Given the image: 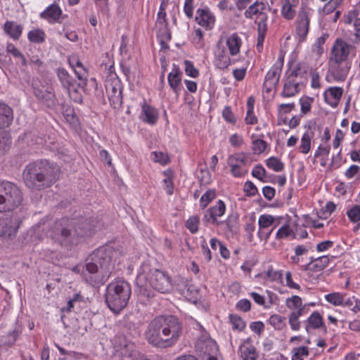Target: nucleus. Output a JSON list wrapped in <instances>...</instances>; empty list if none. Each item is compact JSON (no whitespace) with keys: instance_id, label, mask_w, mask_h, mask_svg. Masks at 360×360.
<instances>
[{"instance_id":"nucleus-1","label":"nucleus","mask_w":360,"mask_h":360,"mask_svg":"<svg viewBox=\"0 0 360 360\" xmlns=\"http://www.w3.org/2000/svg\"><path fill=\"white\" fill-rule=\"evenodd\" d=\"M183 327L174 316H158L151 320L145 332L148 342L159 349L173 347L179 340Z\"/></svg>"},{"instance_id":"nucleus-2","label":"nucleus","mask_w":360,"mask_h":360,"mask_svg":"<svg viewBox=\"0 0 360 360\" xmlns=\"http://www.w3.org/2000/svg\"><path fill=\"white\" fill-rule=\"evenodd\" d=\"M117 255L110 247L99 248L94 251L86 259L82 272L86 282L94 287L103 285L115 268L114 257Z\"/></svg>"},{"instance_id":"nucleus-3","label":"nucleus","mask_w":360,"mask_h":360,"mask_svg":"<svg viewBox=\"0 0 360 360\" xmlns=\"http://www.w3.org/2000/svg\"><path fill=\"white\" fill-rule=\"evenodd\" d=\"M135 284L139 294L148 299L154 296L153 290L162 294H168L174 288L171 276L149 263H143L140 266Z\"/></svg>"},{"instance_id":"nucleus-4","label":"nucleus","mask_w":360,"mask_h":360,"mask_svg":"<svg viewBox=\"0 0 360 360\" xmlns=\"http://www.w3.org/2000/svg\"><path fill=\"white\" fill-rule=\"evenodd\" d=\"M59 167L47 160L29 164L23 172L25 183L32 189L40 190L52 185L58 178Z\"/></svg>"},{"instance_id":"nucleus-5","label":"nucleus","mask_w":360,"mask_h":360,"mask_svg":"<svg viewBox=\"0 0 360 360\" xmlns=\"http://www.w3.org/2000/svg\"><path fill=\"white\" fill-rule=\"evenodd\" d=\"M91 229L86 220L76 223L62 219L56 222L49 236L62 244H76L80 237L91 234Z\"/></svg>"},{"instance_id":"nucleus-6","label":"nucleus","mask_w":360,"mask_h":360,"mask_svg":"<svg viewBox=\"0 0 360 360\" xmlns=\"http://www.w3.org/2000/svg\"><path fill=\"white\" fill-rule=\"evenodd\" d=\"M130 296V284L124 279L117 278L107 285L105 300L108 308L117 314L127 306Z\"/></svg>"},{"instance_id":"nucleus-7","label":"nucleus","mask_w":360,"mask_h":360,"mask_svg":"<svg viewBox=\"0 0 360 360\" xmlns=\"http://www.w3.org/2000/svg\"><path fill=\"white\" fill-rule=\"evenodd\" d=\"M267 4L263 0H256L252 5L249 6V19L253 20L257 25L258 33L257 49L259 52L263 48V42L267 30Z\"/></svg>"},{"instance_id":"nucleus-8","label":"nucleus","mask_w":360,"mask_h":360,"mask_svg":"<svg viewBox=\"0 0 360 360\" xmlns=\"http://www.w3.org/2000/svg\"><path fill=\"white\" fill-rule=\"evenodd\" d=\"M21 201V192L15 185L0 181V212L12 210L20 205Z\"/></svg>"},{"instance_id":"nucleus-9","label":"nucleus","mask_w":360,"mask_h":360,"mask_svg":"<svg viewBox=\"0 0 360 360\" xmlns=\"http://www.w3.org/2000/svg\"><path fill=\"white\" fill-rule=\"evenodd\" d=\"M303 77L300 67L294 66L286 71L284 86L281 95L283 97H292L297 94L303 86Z\"/></svg>"},{"instance_id":"nucleus-10","label":"nucleus","mask_w":360,"mask_h":360,"mask_svg":"<svg viewBox=\"0 0 360 360\" xmlns=\"http://www.w3.org/2000/svg\"><path fill=\"white\" fill-rule=\"evenodd\" d=\"M20 222L12 214L0 215V240H9L15 238Z\"/></svg>"},{"instance_id":"nucleus-11","label":"nucleus","mask_w":360,"mask_h":360,"mask_svg":"<svg viewBox=\"0 0 360 360\" xmlns=\"http://www.w3.org/2000/svg\"><path fill=\"white\" fill-rule=\"evenodd\" d=\"M349 69L350 65L347 62L331 61L325 79L329 83L343 82Z\"/></svg>"},{"instance_id":"nucleus-12","label":"nucleus","mask_w":360,"mask_h":360,"mask_svg":"<svg viewBox=\"0 0 360 360\" xmlns=\"http://www.w3.org/2000/svg\"><path fill=\"white\" fill-rule=\"evenodd\" d=\"M228 165L235 177H242L248 172V156L245 153H237L229 157Z\"/></svg>"},{"instance_id":"nucleus-13","label":"nucleus","mask_w":360,"mask_h":360,"mask_svg":"<svg viewBox=\"0 0 360 360\" xmlns=\"http://www.w3.org/2000/svg\"><path fill=\"white\" fill-rule=\"evenodd\" d=\"M283 66V60L279 58L266 73L264 82L266 91H270L278 84Z\"/></svg>"},{"instance_id":"nucleus-14","label":"nucleus","mask_w":360,"mask_h":360,"mask_svg":"<svg viewBox=\"0 0 360 360\" xmlns=\"http://www.w3.org/2000/svg\"><path fill=\"white\" fill-rule=\"evenodd\" d=\"M214 64L219 69H226L231 65V58L229 51L226 50V46L220 39L214 51Z\"/></svg>"},{"instance_id":"nucleus-15","label":"nucleus","mask_w":360,"mask_h":360,"mask_svg":"<svg viewBox=\"0 0 360 360\" xmlns=\"http://www.w3.org/2000/svg\"><path fill=\"white\" fill-rule=\"evenodd\" d=\"M39 17L50 24L61 23L64 19L63 11L56 2L47 6Z\"/></svg>"},{"instance_id":"nucleus-16","label":"nucleus","mask_w":360,"mask_h":360,"mask_svg":"<svg viewBox=\"0 0 360 360\" xmlns=\"http://www.w3.org/2000/svg\"><path fill=\"white\" fill-rule=\"evenodd\" d=\"M349 45L341 39H337L333 46L330 61L345 62L349 53Z\"/></svg>"},{"instance_id":"nucleus-17","label":"nucleus","mask_w":360,"mask_h":360,"mask_svg":"<svg viewBox=\"0 0 360 360\" xmlns=\"http://www.w3.org/2000/svg\"><path fill=\"white\" fill-rule=\"evenodd\" d=\"M295 23L296 33L300 40H304L308 34L310 24L309 13L305 9L299 11Z\"/></svg>"},{"instance_id":"nucleus-18","label":"nucleus","mask_w":360,"mask_h":360,"mask_svg":"<svg viewBox=\"0 0 360 360\" xmlns=\"http://www.w3.org/2000/svg\"><path fill=\"white\" fill-rule=\"evenodd\" d=\"M195 21L206 30H211L215 23V16L208 8H198Z\"/></svg>"},{"instance_id":"nucleus-19","label":"nucleus","mask_w":360,"mask_h":360,"mask_svg":"<svg viewBox=\"0 0 360 360\" xmlns=\"http://www.w3.org/2000/svg\"><path fill=\"white\" fill-rule=\"evenodd\" d=\"M34 94L39 100L48 107H52L55 105L56 96L51 88L44 86L34 87Z\"/></svg>"},{"instance_id":"nucleus-20","label":"nucleus","mask_w":360,"mask_h":360,"mask_svg":"<svg viewBox=\"0 0 360 360\" xmlns=\"http://www.w3.org/2000/svg\"><path fill=\"white\" fill-rule=\"evenodd\" d=\"M109 101L114 105L122 103L121 84L118 79H115L105 84Z\"/></svg>"},{"instance_id":"nucleus-21","label":"nucleus","mask_w":360,"mask_h":360,"mask_svg":"<svg viewBox=\"0 0 360 360\" xmlns=\"http://www.w3.org/2000/svg\"><path fill=\"white\" fill-rule=\"evenodd\" d=\"M225 211L226 205L224 202L222 200H219L215 205L209 208L206 211L204 215V219L208 223L214 224L217 222L218 217L224 215Z\"/></svg>"},{"instance_id":"nucleus-22","label":"nucleus","mask_w":360,"mask_h":360,"mask_svg":"<svg viewBox=\"0 0 360 360\" xmlns=\"http://www.w3.org/2000/svg\"><path fill=\"white\" fill-rule=\"evenodd\" d=\"M57 75L63 87L67 89L70 94L71 91L77 92L80 88L77 86L78 82L75 81L65 69H58Z\"/></svg>"},{"instance_id":"nucleus-23","label":"nucleus","mask_w":360,"mask_h":360,"mask_svg":"<svg viewBox=\"0 0 360 360\" xmlns=\"http://www.w3.org/2000/svg\"><path fill=\"white\" fill-rule=\"evenodd\" d=\"M343 89L338 86L328 87L323 93L325 101L333 108L338 106L342 96Z\"/></svg>"},{"instance_id":"nucleus-24","label":"nucleus","mask_w":360,"mask_h":360,"mask_svg":"<svg viewBox=\"0 0 360 360\" xmlns=\"http://www.w3.org/2000/svg\"><path fill=\"white\" fill-rule=\"evenodd\" d=\"M70 63L74 69L75 73L78 79L77 86L80 89H84L87 82V72L82 63L77 58H72Z\"/></svg>"},{"instance_id":"nucleus-25","label":"nucleus","mask_w":360,"mask_h":360,"mask_svg":"<svg viewBox=\"0 0 360 360\" xmlns=\"http://www.w3.org/2000/svg\"><path fill=\"white\" fill-rule=\"evenodd\" d=\"M3 30L5 34L9 36L13 40H18L23 30V26L13 20H6L3 26Z\"/></svg>"},{"instance_id":"nucleus-26","label":"nucleus","mask_w":360,"mask_h":360,"mask_svg":"<svg viewBox=\"0 0 360 360\" xmlns=\"http://www.w3.org/2000/svg\"><path fill=\"white\" fill-rule=\"evenodd\" d=\"M141 120L150 124L156 123L158 113L155 108L148 105L145 101L141 104Z\"/></svg>"},{"instance_id":"nucleus-27","label":"nucleus","mask_w":360,"mask_h":360,"mask_svg":"<svg viewBox=\"0 0 360 360\" xmlns=\"http://www.w3.org/2000/svg\"><path fill=\"white\" fill-rule=\"evenodd\" d=\"M299 0H284L281 13L287 20L294 19L296 15V8L299 4Z\"/></svg>"},{"instance_id":"nucleus-28","label":"nucleus","mask_w":360,"mask_h":360,"mask_svg":"<svg viewBox=\"0 0 360 360\" xmlns=\"http://www.w3.org/2000/svg\"><path fill=\"white\" fill-rule=\"evenodd\" d=\"M330 260V258L328 255L314 259L306 266V271L308 272H321L328 266Z\"/></svg>"},{"instance_id":"nucleus-29","label":"nucleus","mask_w":360,"mask_h":360,"mask_svg":"<svg viewBox=\"0 0 360 360\" xmlns=\"http://www.w3.org/2000/svg\"><path fill=\"white\" fill-rule=\"evenodd\" d=\"M286 307L290 310V313H299L304 314L305 304H303L302 300L300 297L297 295H292L285 300Z\"/></svg>"},{"instance_id":"nucleus-30","label":"nucleus","mask_w":360,"mask_h":360,"mask_svg":"<svg viewBox=\"0 0 360 360\" xmlns=\"http://www.w3.org/2000/svg\"><path fill=\"white\" fill-rule=\"evenodd\" d=\"M323 328L326 332V327L324 326L323 320L318 311H314L305 321V329L309 332L311 329H319Z\"/></svg>"},{"instance_id":"nucleus-31","label":"nucleus","mask_w":360,"mask_h":360,"mask_svg":"<svg viewBox=\"0 0 360 360\" xmlns=\"http://www.w3.org/2000/svg\"><path fill=\"white\" fill-rule=\"evenodd\" d=\"M168 84L176 94H179L181 88V72L176 67L168 74L167 76Z\"/></svg>"},{"instance_id":"nucleus-32","label":"nucleus","mask_w":360,"mask_h":360,"mask_svg":"<svg viewBox=\"0 0 360 360\" xmlns=\"http://www.w3.org/2000/svg\"><path fill=\"white\" fill-rule=\"evenodd\" d=\"M12 120V109L8 105L0 103V129L8 127Z\"/></svg>"},{"instance_id":"nucleus-33","label":"nucleus","mask_w":360,"mask_h":360,"mask_svg":"<svg viewBox=\"0 0 360 360\" xmlns=\"http://www.w3.org/2000/svg\"><path fill=\"white\" fill-rule=\"evenodd\" d=\"M241 44V39L236 33H234L226 39L225 46H228L230 55L236 56L240 51Z\"/></svg>"},{"instance_id":"nucleus-34","label":"nucleus","mask_w":360,"mask_h":360,"mask_svg":"<svg viewBox=\"0 0 360 360\" xmlns=\"http://www.w3.org/2000/svg\"><path fill=\"white\" fill-rule=\"evenodd\" d=\"M314 137V133L307 131L302 136L299 146L300 152L303 154H307L311 150V140Z\"/></svg>"},{"instance_id":"nucleus-35","label":"nucleus","mask_w":360,"mask_h":360,"mask_svg":"<svg viewBox=\"0 0 360 360\" xmlns=\"http://www.w3.org/2000/svg\"><path fill=\"white\" fill-rule=\"evenodd\" d=\"M46 37L45 32L39 28L30 30L27 34V38L30 41L35 44H40L44 41Z\"/></svg>"},{"instance_id":"nucleus-36","label":"nucleus","mask_w":360,"mask_h":360,"mask_svg":"<svg viewBox=\"0 0 360 360\" xmlns=\"http://www.w3.org/2000/svg\"><path fill=\"white\" fill-rule=\"evenodd\" d=\"M285 318L278 314L271 315L269 319L268 323L274 327L276 330H282L286 326Z\"/></svg>"},{"instance_id":"nucleus-37","label":"nucleus","mask_w":360,"mask_h":360,"mask_svg":"<svg viewBox=\"0 0 360 360\" xmlns=\"http://www.w3.org/2000/svg\"><path fill=\"white\" fill-rule=\"evenodd\" d=\"M6 52L15 58H20L22 64L26 65L27 60L22 52L12 43L7 42Z\"/></svg>"},{"instance_id":"nucleus-38","label":"nucleus","mask_w":360,"mask_h":360,"mask_svg":"<svg viewBox=\"0 0 360 360\" xmlns=\"http://www.w3.org/2000/svg\"><path fill=\"white\" fill-rule=\"evenodd\" d=\"M252 150L255 154H260L264 151L266 148V143L260 138H256L254 134L252 135Z\"/></svg>"},{"instance_id":"nucleus-39","label":"nucleus","mask_w":360,"mask_h":360,"mask_svg":"<svg viewBox=\"0 0 360 360\" xmlns=\"http://www.w3.org/2000/svg\"><path fill=\"white\" fill-rule=\"evenodd\" d=\"M266 278L273 282L281 283L283 281V272L281 270H276L273 267H269L265 272Z\"/></svg>"},{"instance_id":"nucleus-40","label":"nucleus","mask_w":360,"mask_h":360,"mask_svg":"<svg viewBox=\"0 0 360 360\" xmlns=\"http://www.w3.org/2000/svg\"><path fill=\"white\" fill-rule=\"evenodd\" d=\"M345 293L332 292L325 295L326 300L334 306H342Z\"/></svg>"},{"instance_id":"nucleus-41","label":"nucleus","mask_w":360,"mask_h":360,"mask_svg":"<svg viewBox=\"0 0 360 360\" xmlns=\"http://www.w3.org/2000/svg\"><path fill=\"white\" fill-rule=\"evenodd\" d=\"M156 25L160 27V28L167 27V22L166 18L165 4L164 2H162L160 6V8L157 14Z\"/></svg>"},{"instance_id":"nucleus-42","label":"nucleus","mask_w":360,"mask_h":360,"mask_svg":"<svg viewBox=\"0 0 360 360\" xmlns=\"http://www.w3.org/2000/svg\"><path fill=\"white\" fill-rule=\"evenodd\" d=\"M165 179L163 180L164 188L168 195H172L174 191L173 175L171 170H166L163 172Z\"/></svg>"},{"instance_id":"nucleus-43","label":"nucleus","mask_w":360,"mask_h":360,"mask_svg":"<svg viewBox=\"0 0 360 360\" xmlns=\"http://www.w3.org/2000/svg\"><path fill=\"white\" fill-rule=\"evenodd\" d=\"M266 165L269 169L276 172H281L284 168V164L276 157H270L268 158L266 160Z\"/></svg>"},{"instance_id":"nucleus-44","label":"nucleus","mask_w":360,"mask_h":360,"mask_svg":"<svg viewBox=\"0 0 360 360\" xmlns=\"http://www.w3.org/2000/svg\"><path fill=\"white\" fill-rule=\"evenodd\" d=\"M11 141L8 135L3 131H0V155L8 150Z\"/></svg>"},{"instance_id":"nucleus-45","label":"nucleus","mask_w":360,"mask_h":360,"mask_svg":"<svg viewBox=\"0 0 360 360\" xmlns=\"http://www.w3.org/2000/svg\"><path fill=\"white\" fill-rule=\"evenodd\" d=\"M302 315H303V314L290 313V314L288 316V321H289L290 328L292 330L297 331L300 329L301 323H300L299 319Z\"/></svg>"},{"instance_id":"nucleus-46","label":"nucleus","mask_w":360,"mask_h":360,"mask_svg":"<svg viewBox=\"0 0 360 360\" xmlns=\"http://www.w3.org/2000/svg\"><path fill=\"white\" fill-rule=\"evenodd\" d=\"M199 224V217L197 216H191L187 219L186 222V227L191 233H195L198 231Z\"/></svg>"},{"instance_id":"nucleus-47","label":"nucleus","mask_w":360,"mask_h":360,"mask_svg":"<svg viewBox=\"0 0 360 360\" xmlns=\"http://www.w3.org/2000/svg\"><path fill=\"white\" fill-rule=\"evenodd\" d=\"M216 193L214 190H209L206 191L202 196L200 200V205L204 209L207 205L215 198Z\"/></svg>"},{"instance_id":"nucleus-48","label":"nucleus","mask_w":360,"mask_h":360,"mask_svg":"<svg viewBox=\"0 0 360 360\" xmlns=\"http://www.w3.org/2000/svg\"><path fill=\"white\" fill-rule=\"evenodd\" d=\"M309 355L307 347H300L292 350V360H304Z\"/></svg>"},{"instance_id":"nucleus-49","label":"nucleus","mask_w":360,"mask_h":360,"mask_svg":"<svg viewBox=\"0 0 360 360\" xmlns=\"http://www.w3.org/2000/svg\"><path fill=\"white\" fill-rule=\"evenodd\" d=\"M293 234L292 229L288 224H284L277 231L276 238L278 240L285 239Z\"/></svg>"},{"instance_id":"nucleus-50","label":"nucleus","mask_w":360,"mask_h":360,"mask_svg":"<svg viewBox=\"0 0 360 360\" xmlns=\"http://www.w3.org/2000/svg\"><path fill=\"white\" fill-rule=\"evenodd\" d=\"M349 220L354 223L360 221V205H354L347 212Z\"/></svg>"},{"instance_id":"nucleus-51","label":"nucleus","mask_w":360,"mask_h":360,"mask_svg":"<svg viewBox=\"0 0 360 360\" xmlns=\"http://www.w3.org/2000/svg\"><path fill=\"white\" fill-rule=\"evenodd\" d=\"M311 79V86L313 89H319L321 87L320 75L316 69H311L309 71Z\"/></svg>"},{"instance_id":"nucleus-52","label":"nucleus","mask_w":360,"mask_h":360,"mask_svg":"<svg viewBox=\"0 0 360 360\" xmlns=\"http://www.w3.org/2000/svg\"><path fill=\"white\" fill-rule=\"evenodd\" d=\"M230 321L232 324L233 329L243 330L245 327V322L238 316L231 314Z\"/></svg>"},{"instance_id":"nucleus-53","label":"nucleus","mask_w":360,"mask_h":360,"mask_svg":"<svg viewBox=\"0 0 360 360\" xmlns=\"http://www.w3.org/2000/svg\"><path fill=\"white\" fill-rule=\"evenodd\" d=\"M186 74L191 77L196 78L199 75V71L195 68L193 63L190 60L184 61Z\"/></svg>"},{"instance_id":"nucleus-54","label":"nucleus","mask_w":360,"mask_h":360,"mask_svg":"<svg viewBox=\"0 0 360 360\" xmlns=\"http://www.w3.org/2000/svg\"><path fill=\"white\" fill-rule=\"evenodd\" d=\"M250 330L258 336H260L264 331L265 325L262 321H253L249 325Z\"/></svg>"},{"instance_id":"nucleus-55","label":"nucleus","mask_w":360,"mask_h":360,"mask_svg":"<svg viewBox=\"0 0 360 360\" xmlns=\"http://www.w3.org/2000/svg\"><path fill=\"white\" fill-rule=\"evenodd\" d=\"M273 222V216L269 214H262L259 217L258 224L260 229H266L271 226Z\"/></svg>"},{"instance_id":"nucleus-56","label":"nucleus","mask_w":360,"mask_h":360,"mask_svg":"<svg viewBox=\"0 0 360 360\" xmlns=\"http://www.w3.org/2000/svg\"><path fill=\"white\" fill-rule=\"evenodd\" d=\"M223 118L229 123L235 124L236 118L231 111L230 106H226L222 111Z\"/></svg>"},{"instance_id":"nucleus-57","label":"nucleus","mask_w":360,"mask_h":360,"mask_svg":"<svg viewBox=\"0 0 360 360\" xmlns=\"http://www.w3.org/2000/svg\"><path fill=\"white\" fill-rule=\"evenodd\" d=\"M250 295L252 299L254 300V302L257 304H258L259 306H262L266 309L269 307V306H266L265 304L266 302H265V297L264 295H262L257 292H252Z\"/></svg>"},{"instance_id":"nucleus-58","label":"nucleus","mask_w":360,"mask_h":360,"mask_svg":"<svg viewBox=\"0 0 360 360\" xmlns=\"http://www.w3.org/2000/svg\"><path fill=\"white\" fill-rule=\"evenodd\" d=\"M153 155L155 161L163 165H167L169 162V158L167 154L162 152H153Z\"/></svg>"},{"instance_id":"nucleus-59","label":"nucleus","mask_w":360,"mask_h":360,"mask_svg":"<svg viewBox=\"0 0 360 360\" xmlns=\"http://www.w3.org/2000/svg\"><path fill=\"white\" fill-rule=\"evenodd\" d=\"M265 169L261 165L255 167L252 170V175L259 180L263 179L265 176Z\"/></svg>"},{"instance_id":"nucleus-60","label":"nucleus","mask_w":360,"mask_h":360,"mask_svg":"<svg viewBox=\"0 0 360 360\" xmlns=\"http://www.w3.org/2000/svg\"><path fill=\"white\" fill-rule=\"evenodd\" d=\"M300 105H301V112L302 114L308 113L311 107V101L308 98H301L300 99Z\"/></svg>"},{"instance_id":"nucleus-61","label":"nucleus","mask_w":360,"mask_h":360,"mask_svg":"<svg viewBox=\"0 0 360 360\" xmlns=\"http://www.w3.org/2000/svg\"><path fill=\"white\" fill-rule=\"evenodd\" d=\"M295 106V105L294 103H282L278 106V112L281 115L289 113L292 110Z\"/></svg>"},{"instance_id":"nucleus-62","label":"nucleus","mask_w":360,"mask_h":360,"mask_svg":"<svg viewBox=\"0 0 360 360\" xmlns=\"http://www.w3.org/2000/svg\"><path fill=\"white\" fill-rule=\"evenodd\" d=\"M330 148L328 146H319L318 147V148L316 149V150L315 151L314 158H319L321 156H324V157L328 156L330 153Z\"/></svg>"},{"instance_id":"nucleus-63","label":"nucleus","mask_w":360,"mask_h":360,"mask_svg":"<svg viewBox=\"0 0 360 360\" xmlns=\"http://www.w3.org/2000/svg\"><path fill=\"white\" fill-rule=\"evenodd\" d=\"M342 161L341 150H339L335 156H333L330 163V167L332 169H337L340 167Z\"/></svg>"},{"instance_id":"nucleus-64","label":"nucleus","mask_w":360,"mask_h":360,"mask_svg":"<svg viewBox=\"0 0 360 360\" xmlns=\"http://www.w3.org/2000/svg\"><path fill=\"white\" fill-rule=\"evenodd\" d=\"M193 0H185V2H184V11L186 15L188 18H191L193 16Z\"/></svg>"}]
</instances>
